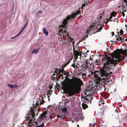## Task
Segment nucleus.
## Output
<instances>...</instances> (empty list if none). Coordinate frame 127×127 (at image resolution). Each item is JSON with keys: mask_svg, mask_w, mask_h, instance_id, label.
<instances>
[{"mask_svg": "<svg viewBox=\"0 0 127 127\" xmlns=\"http://www.w3.org/2000/svg\"><path fill=\"white\" fill-rule=\"evenodd\" d=\"M104 55H102L103 58L102 59V63H104L103 67L100 69L99 76L97 74L91 72L90 75H94L95 78V84H101L103 85L106 83V82H109L110 78L112 76V72L110 71V67L113 62V59L106 55L105 52H104Z\"/></svg>", "mask_w": 127, "mask_h": 127, "instance_id": "f257e3e1", "label": "nucleus"}, {"mask_svg": "<svg viewBox=\"0 0 127 127\" xmlns=\"http://www.w3.org/2000/svg\"><path fill=\"white\" fill-rule=\"evenodd\" d=\"M65 78L61 83L62 86L61 88L64 92H66L64 93H67L69 96L79 93L81 90V87L83 84L80 79L74 77L72 79H70L68 78V75Z\"/></svg>", "mask_w": 127, "mask_h": 127, "instance_id": "f03ea898", "label": "nucleus"}, {"mask_svg": "<svg viewBox=\"0 0 127 127\" xmlns=\"http://www.w3.org/2000/svg\"><path fill=\"white\" fill-rule=\"evenodd\" d=\"M123 56L122 58L121 56L120 55V57H118L117 56H116L115 54H113L112 55V58L114 57L116 58V59L114 60L113 59V62H112V65H111V66L110 67V68H111V70L113 69L115 67L116 65L121 60H124V59L126 57L127 55H124Z\"/></svg>", "mask_w": 127, "mask_h": 127, "instance_id": "7ed1b4c3", "label": "nucleus"}, {"mask_svg": "<svg viewBox=\"0 0 127 127\" xmlns=\"http://www.w3.org/2000/svg\"><path fill=\"white\" fill-rule=\"evenodd\" d=\"M127 52V49L123 50L122 48L120 49H117L116 50L114 51L112 54H115V55L118 57H120V55L121 53L123 55H127L126 53Z\"/></svg>", "mask_w": 127, "mask_h": 127, "instance_id": "20e7f679", "label": "nucleus"}, {"mask_svg": "<svg viewBox=\"0 0 127 127\" xmlns=\"http://www.w3.org/2000/svg\"><path fill=\"white\" fill-rule=\"evenodd\" d=\"M30 108V111L28 114V116H27V119L29 120L33 119L35 115L34 112L35 110L34 109L33 107H31Z\"/></svg>", "mask_w": 127, "mask_h": 127, "instance_id": "39448f33", "label": "nucleus"}, {"mask_svg": "<svg viewBox=\"0 0 127 127\" xmlns=\"http://www.w3.org/2000/svg\"><path fill=\"white\" fill-rule=\"evenodd\" d=\"M75 48L74 47L73 48V54L74 56L75 57L76 59H77L78 58V56H80L81 57L82 56L81 53L82 51H80L79 49L78 51L75 50Z\"/></svg>", "mask_w": 127, "mask_h": 127, "instance_id": "423d86ee", "label": "nucleus"}, {"mask_svg": "<svg viewBox=\"0 0 127 127\" xmlns=\"http://www.w3.org/2000/svg\"><path fill=\"white\" fill-rule=\"evenodd\" d=\"M92 95L88 94L87 95L85 96L84 99V102L86 103H88L90 100L92 99V98L91 96Z\"/></svg>", "mask_w": 127, "mask_h": 127, "instance_id": "0eeeda50", "label": "nucleus"}, {"mask_svg": "<svg viewBox=\"0 0 127 127\" xmlns=\"http://www.w3.org/2000/svg\"><path fill=\"white\" fill-rule=\"evenodd\" d=\"M47 112H44L41 114L38 119L37 120L41 121L43 120L44 118H46L45 115L46 114Z\"/></svg>", "mask_w": 127, "mask_h": 127, "instance_id": "6e6552de", "label": "nucleus"}, {"mask_svg": "<svg viewBox=\"0 0 127 127\" xmlns=\"http://www.w3.org/2000/svg\"><path fill=\"white\" fill-rule=\"evenodd\" d=\"M70 19L69 16H67L66 18L64 19L62 22V25L64 27H66V24L67 23V21Z\"/></svg>", "mask_w": 127, "mask_h": 127, "instance_id": "1a4fd4ad", "label": "nucleus"}, {"mask_svg": "<svg viewBox=\"0 0 127 127\" xmlns=\"http://www.w3.org/2000/svg\"><path fill=\"white\" fill-rule=\"evenodd\" d=\"M116 40L118 41H120L119 43H123L125 41L123 37L122 36L120 37L119 35H118V37L117 38Z\"/></svg>", "mask_w": 127, "mask_h": 127, "instance_id": "9d476101", "label": "nucleus"}, {"mask_svg": "<svg viewBox=\"0 0 127 127\" xmlns=\"http://www.w3.org/2000/svg\"><path fill=\"white\" fill-rule=\"evenodd\" d=\"M91 64H90V63L88 61H86L85 64H84V67L83 68L85 70H86L88 68H89Z\"/></svg>", "mask_w": 127, "mask_h": 127, "instance_id": "9b49d317", "label": "nucleus"}, {"mask_svg": "<svg viewBox=\"0 0 127 127\" xmlns=\"http://www.w3.org/2000/svg\"><path fill=\"white\" fill-rule=\"evenodd\" d=\"M58 70V74H60L61 73H62L64 75H65V71L64 70L63 68H62V69H59Z\"/></svg>", "mask_w": 127, "mask_h": 127, "instance_id": "f8f14e48", "label": "nucleus"}, {"mask_svg": "<svg viewBox=\"0 0 127 127\" xmlns=\"http://www.w3.org/2000/svg\"><path fill=\"white\" fill-rule=\"evenodd\" d=\"M97 31L95 32V33L100 31L102 29V28L101 27V25L100 24H98L97 26Z\"/></svg>", "mask_w": 127, "mask_h": 127, "instance_id": "ddd939ff", "label": "nucleus"}, {"mask_svg": "<svg viewBox=\"0 0 127 127\" xmlns=\"http://www.w3.org/2000/svg\"><path fill=\"white\" fill-rule=\"evenodd\" d=\"M25 27H23V28H22V29H21V30L20 31V32L19 33V34L18 35H16V36H15L14 37H13H13H12V38H11V39H14L15 38V37H17V36H18L22 32L24 31V29H25Z\"/></svg>", "mask_w": 127, "mask_h": 127, "instance_id": "4468645a", "label": "nucleus"}, {"mask_svg": "<svg viewBox=\"0 0 127 127\" xmlns=\"http://www.w3.org/2000/svg\"><path fill=\"white\" fill-rule=\"evenodd\" d=\"M7 85L10 88L12 89L17 87V86L16 85H13L8 84Z\"/></svg>", "mask_w": 127, "mask_h": 127, "instance_id": "2eb2a0df", "label": "nucleus"}, {"mask_svg": "<svg viewBox=\"0 0 127 127\" xmlns=\"http://www.w3.org/2000/svg\"><path fill=\"white\" fill-rule=\"evenodd\" d=\"M43 33L46 35H47L48 34V32L47 31L46 29L45 28H44L43 29Z\"/></svg>", "mask_w": 127, "mask_h": 127, "instance_id": "dca6fc26", "label": "nucleus"}, {"mask_svg": "<svg viewBox=\"0 0 127 127\" xmlns=\"http://www.w3.org/2000/svg\"><path fill=\"white\" fill-rule=\"evenodd\" d=\"M39 49H35L32 52V53L35 54H37L39 52Z\"/></svg>", "mask_w": 127, "mask_h": 127, "instance_id": "f3484780", "label": "nucleus"}, {"mask_svg": "<svg viewBox=\"0 0 127 127\" xmlns=\"http://www.w3.org/2000/svg\"><path fill=\"white\" fill-rule=\"evenodd\" d=\"M76 16V14L75 13H73L72 14H71L70 15H68V16H69V17L70 18H70H74L75 16Z\"/></svg>", "mask_w": 127, "mask_h": 127, "instance_id": "a211bd4d", "label": "nucleus"}, {"mask_svg": "<svg viewBox=\"0 0 127 127\" xmlns=\"http://www.w3.org/2000/svg\"><path fill=\"white\" fill-rule=\"evenodd\" d=\"M95 27V25H92L90 27L89 30L88 31H91V30L92 31L93 30H94L95 29L94 27Z\"/></svg>", "mask_w": 127, "mask_h": 127, "instance_id": "6ab92c4d", "label": "nucleus"}, {"mask_svg": "<svg viewBox=\"0 0 127 127\" xmlns=\"http://www.w3.org/2000/svg\"><path fill=\"white\" fill-rule=\"evenodd\" d=\"M82 107L84 109H85L86 108H87L88 107V106L86 104L83 103L82 104Z\"/></svg>", "mask_w": 127, "mask_h": 127, "instance_id": "aec40b11", "label": "nucleus"}, {"mask_svg": "<svg viewBox=\"0 0 127 127\" xmlns=\"http://www.w3.org/2000/svg\"><path fill=\"white\" fill-rule=\"evenodd\" d=\"M62 112L63 113H66L67 112V109L65 107L62 108L61 109Z\"/></svg>", "mask_w": 127, "mask_h": 127, "instance_id": "412c9836", "label": "nucleus"}, {"mask_svg": "<svg viewBox=\"0 0 127 127\" xmlns=\"http://www.w3.org/2000/svg\"><path fill=\"white\" fill-rule=\"evenodd\" d=\"M58 77L59 79L61 78V79H64L63 76L62 74H59L58 75Z\"/></svg>", "mask_w": 127, "mask_h": 127, "instance_id": "4be33fe9", "label": "nucleus"}, {"mask_svg": "<svg viewBox=\"0 0 127 127\" xmlns=\"http://www.w3.org/2000/svg\"><path fill=\"white\" fill-rule=\"evenodd\" d=\"M75 13L76 15H77L80 14L81 13V11L80 10H77L76 11V12H75Z\"/></svg>", "mask_w": 127, "mask_h": 127, "instance_id": "5701e85b", "label": "nucleus"}, {"mask_svg": "<svg viewBox=\"0 0 127 127\" xmlns=\"http://www.w3.org/2000/svg\"><path fill=\"white\" fill-rule=\"evenodd\" d=\"M117 13L116 12L113 11L111 13V15L112 16L115 17V15Z\"/></svg>", "mask_w": 127, "mask_h": 127, "instance_id": "b1692460", "label": "nucleus"}, {"mask_svg": "<svg viewBox=\"0 0 127 127\" xmlns=\"http://www.w3.org/2000/svg\"><path fill=\"white\" fill-rule=\"evenodd\" d=\"M68 39H70L71 41L72 42V44L73 45L74 44V42L73 41V39L72 38H71L70 37H68V38H67V39L68 40Z\"/></svg>", "mask_w": 127, "mask_h": 127, "instance_id": "393cba45", "label": "nucleus"}, {"mask_svg": "<svg viewBox=\"0 0 127 127\" xmlns=\"http://www.w3.org/2000/svg\"><path fill=\"white\" fill-rule=\"evenodd\" d=\"M58 68L56 69L54 71V73L56 74L57 75H58Z\"/></svg>", "mask_w": 127, "mask_h": 127, "instance_id": "a878e982", "label": "nucleus"}, {"mask_svg": "<svg viewBox=\"0 0 127 127\" xmlns=\"http://www.w3.org/2000/svg\"><path fill=\"white\" fill-rule=\"evenodd\" d=\"M120 35L122 36H123V31L122 30H121L120 31Z\"/></svg>", "mask_w": 127, "mask_h": 127, "instance_id": "bb28decb", "label": "nucleus"}, {"mask_svg": "<svg viewBox=\"0 0 127 127\" xmlns=\"http://www.w3.org/2000/svg\"><path fill=\"white\" fill-rule=\"evenodd\" d=\"M43 99V97H42V100H41V102H40V104H44V100Z\"/></svg>", "mask_w": 127, "mask_h": 127, "instance_id": "cd10ccee", "label": "nucleus"}, {"mask_svg": "<svg viewBox=\"0 0 127 127\" xmlns=\"http://www.w3.org/2000/svg\"><path fill=\"white\" fill-rule=\"evenodd\" d=\"M118 19L116 18H114L113 20L114 22H116L117 23H118Z\"/></svg>", "mask_w": 127, "mask_h": 127, "instance_id": "c85d7f7f", "label": "nucleus"}, {"mask_svg": "<svg viewBox=\"0 0 127 127\" xmlns=\"http://www.w3.org/2000/svg\"><path fill=\"white\" fill-rule=\"evenodd\" d=\"M70 61L69 60L67 62L64 64V66H66L70 62Z\"/></svg>", "mask_w": 127, "mask_h": 127, "instance_id": "c756f323", "label": "nucleus"}, {"mask_svg": "<svg viewBox=\"0 0 127 127\" xmlns=\"http://www.w3.org/2000/svg\"><path fill=\"white\" fill-rule=\"evenodd\" d=\"M64 27V33H66V32H67V31H66V29L67 28V27Z\"/></svg>", "mask_w": 127, "mask_h": 127, "instance_id": "7c9ffc66", "label": "nucleus"}, {"mask_svg": "<svg viewBox=\"0 0 127 127\" xmlns=\"http://www.w3.org/2000/svg\"><path fill=\"white\" fill-rule=\"evenodd\" d=\"M62 116H60L59 115H57V116H56V117L58 118H61V119H64V117H62Z\"/></svg>", "mask_w": 127, "mask_h": 127, "instance_id": "2f4dec72", "label": "nucleus"}, {"mask_svg": "<svg viewBox=\"0 0 127 127\" xmlns=\"http://www.w3.org/2000/svg\"><path fill=\"white\" fill-rule=\"evenodd\" d=\"M96 122H94L93 124L92 127H94L95 126V124L96 123Z\"/></svg>", "mask_w": 127, "mask_h": 127, "instance_id": "473e14b6", "label": "nucleus"}, {"mask_svg": "<svg viewBox=\"0 0 127 127\" xmlns=\"http://www.w3.org/2000/svg\"><path fill=\"white\" fill-rule=\"evenodd\" d=\"M85 6V3H84V4H83L82 5V7H81V8H82L83 7Z\"/></svg>", "mask_w": 127, "mask_h": 127, "instance_id": "72a5a7b5", "label": "nucleus"}, {"mask_svg": "<svg viewBox=\"0 0 127 127\" xmlns=\"http://www.w3.org/2000/svg\"><path fill=\"white\" fill-rule=\"evenodd\" d=\"M122 16L123 17H124V16H125V13H124V12H123H123H122Z\"/></svg>", "mask_w": 127, "mask_h": 127, "instance_id": "f704fd0d", "label": "nucleus"}, {"mask_svg": "<svg viewBox=\"0 0 127 127\" xmlns=\"http://www.w3.org/2000/svg\"><path fill=\"white\" fill-rule=\"evenodd\" d=\"M69 74V72H67V73H66L65 74L67 75H68V76Z\"/></svg>", "mask_w": 127, "mask_h": 127, "instance_id": "c9c22d12", "label": "nucleus"}, {"mask_svg": "<svg viewBox=\"0 0 127 127\" xmlns=\"http://www.w3.org/2000/svg\"><path fill=\"white\" fill-rule=\"evenodd\" d=\"M36 105L37 106H38L39 105V103L38 102L37 103V102H36Z\"/></svg>", "mask_w": 127, "mask_h": 127, "instance_id": "e433bc0d", "label": "nucleus"}, {"mask_svg": "<svg viewBox=\"0 0 127 127\" xmlns=\"http://www.w3.org/2000/svg\"><path fill=\"white\" fill-rule=\"evenodd\" d=\"M72 66H73L74 67V68H75V65L74 64H73L72 65Z\"/></svg>", "mask_w": 127, "mask_h": 127, "instance_id": "4c0bfd02", "label": "nucleus"}, {"mask_svg": "<svg viewBox=\"0 0 127 127\" xmlns=\"http://www.w3.org/2000/svg\"><path fill=\"white\" fill-rule=\"evenodd\" d=\"M107 20H108V21H112L113 20L112 19V20H111V19H110L109 18L108 19H107Z\"/></svg>", "mask_w": 127, "mask_h": 127, "instance_id": "58836bf2", "label": "nucleus"}, {"mask_svg": "<svg viewBox=\"0 0 127 127\" xmlns=\"http://www.w3.org/2000/svg\"><path fill=\"white\" fill-rule=\"evenodd\" d=\"M49 94L50 95L52 94V93H50L49 92H48L47 93V95H48V94Z\"/></svg>", "mask_w": 127, "mask_h": 127, "instance_id": "ea45409f", "label": "nucleus"}, {"mask_svg": "<svg viewBox=\"0 0 127 127\" xmlns=\"http://www.w3.org/2000/svg\"><path fill=\"white\" fill-rule=\"evenodd\" d=\"M112 34V36H113V35H114V32H112L111 33Z\"/></svg>", "mask_w": 127, "mask_h": 127, "instance_id": "a19ab883", "label": "nucleus"}, {"mask_svg": "<svg viewBox=\"0 0 127 127\" xmlns=\"http://www.w3.org/2000/svg\"><path fill=\"white\" fill-rule=\"evenodd\" d=\"M40 111V109H38V108L37 109V111L38 112L39 111Z\"/></svg>", "mask_w": 127, "mask_h": 127, "instance_id": "79ce46f5", "label": "nucleus"}, {"mask_svg": "<svg viewBox=\"0 0 127 127\" xmlns=\"http://www.w3.org/2000/svg\"><path fill=\"white\" fill-rule=\"evenodd\" d=\"M112 16L111 15V16H110V18H109V19H111L112 18Z\"/></svg>", "mask_w": 127, "mask_h": 127, "instance_id": "37998d69", "label": "nucleus"}, {"mask_svg": "<svg viewBox=\"0 0 127 127\" xmlns=\"http://www.w3.org/2000/svg\"><path fill=\"white\" fill-rule=\"evenodd\" d=\"M50 119L51 120L52 119V116L51 115H50Z\"/></svg>", "mask_w": 127, "mask_h": 127, "instance_id": "c03bdc74", "label": "nucleus"}, {"mask_svg": "<svg viewBox=\"0 0 127 127\" xmlns=\"http://www.w3.org/2000/svg\"><path fill=\"white\" fill-rule=\"evenodd\" d=\"M27 23H26V24H25V26H24L25 28L26 26V25H27Z\"/></svg>", "mask_w": 127, "mask_h": 127, "instance_id": "a18cd8bd", "label": "nucleus"}, {"mask_svg": "<svg viewBox=\"0 0 127 127\" xmlns=\"http://www.w3.org/2000/svg\"><path fill=\"white\" fill-rule=\"evenodd\" d=\"M68 32H67V34L66 35V36H67V37H68Z\"/></svg>", "mask_w": 127, "mask_h": 127, "instance_id": "49530a36", "label": "nucleus"}, {"mask_svg": "<svg viewBox=\"0 0 127 127\" xmlns=\"http://www.w3.org/2000/svg\"><path fill=\"white\" fill-rule=\"evenodd\" d=\"M42 11H39L38 12V13H42Z\"/></svg>", "mask_w": 127, "mask_h": 127, "instance_id": "de8ad7c7", "label": "nucleus"}, {"mask_svg": "<svg viewBox=\"0 0 127 127\" xmlns=\"http://www.w3.org/2000/svg\"><path fill=\"white\" fill-rule=\"evenodd\" d=\"M122 104H120V105H119V106L120 107H122Z\"/></svg>", "mask_w": 127, "mask_h": 127, "instance_id": "09e8293b", "label": "nucleus"}, {"mask_svg": "<svg viewBox=\"0 0 127 127\" xmlns=\"http://www.w3.org/2000/svg\"><path fill=\"white\" fill-rule=\"evenodd\" d=\"M108 20H107V21H106V22H105V24H107V23L108 22Z\"/></svg>", "mask_w": 127, "mask_h": 127, "instance_id": "8fccbe9b", "label": "nucleus"}, {"mask_svg": "<svg viewBox=\"0 0 127 127\" xmlns=\"http://www.w3.org/2000/svg\"><path fill=\"white\" fill-rule=\"evenodd\" d=\"M99 19H100L102 17V16H101V15H100V16H99Z\"/></svg>", "mask_w": 127, "mask_h": 127, "instance_id": "3c124183", "label": "nucleus"}, {"mask_svg": "<svg viewBox=\"0 0 127 127\" xmlns=\"http://www.w3.org/2000/svg\"><path fill=\"white\" fill-rule=\"evenodd\" d=\"M87 75V74H84L83 75V76H84V75L85 76H86Z\"/></svg>", "mask_w": 127, "mask_h": 127, "instance_id": "603ef678", "label": "nucleus"}, {"mask_svg": "<svg viewBox=\"0 0 127 127\" xmlns=\"http://www.w3.org/2000/svg\"><path fill=\"white\" fill-rule=\"evenodd\" d=\"M56 73H54V74H53V76H55L56 75Z\"/></svg>", "mask_w": 127, "mask_h": 127, "instance_id": "864d4df0", "label": "nucleus"}, {"mask_svg": "<svg viewBox=\"0 0 127 127\" xmlns=\"http://www.w3.org/2000/svg\"><path fill=\"white\" fill-rule=\"evenodd\" d=\"M123 1L125 2H126V0H123Z\"/></svg>", "mask_w": 127, "mask_h": 127, "instance_id": "5fc2aeb1", "label": "nucleus"}, {"mask_svg": "<svg viewBox=\"0 0 127 127\" xmlns=\"http://www.w3.org/2000/svg\"><path fill=\"white\" fill-rule=\"evenodd\" d=\"M95 62H96V63H97L98 62V61L97 60H95Z\"/></svg>", "mask_w": 127, "mask_h": 127, "instance_id": "6e6d98bb", "label": "nucleus"}, {"mask_svg": "<svg viewBox=\"0 0 127 127\" xmlns=\"http://www.w3.org/2000/svg\"><path fill=\"white\" fill-rule=\"evenodd\" d=\"M125 41H127V38H126V39H125Z\"/></svg>", "mask_w": 127, "mask_h": 127, "instance_id": "4d7b16f0", "label": "nucleus"}, {"mask_svg": "<svg viewBox=\"0 0 127 127\" xmlns=\"http://www.w3.org/2000/svg\"><path fill=\"white\" fill-rule=\"evenodd\" d=\"M36 114V116H37V115L38 114V113H37Z\"/></svg>", "mask_w": 127, "mask_h": 127, "instance_id": "13d9d810", "label": "nucleus"}, {"mask_svg": "<svg viewBox=\"0 0 127 127\" xmlns=\"http://www.w3.org/2000/svg\"><path fill=\"white\" fill-rule=\"evenodd\" d=\"M115 111H117V113H118V111H117V110H115Z\"/></svg>", "mask_w": 127, "mask_h": 127, "instance_id": "bf43d9fd", "label": "nucleus"}, {"mask_svg": "<svg viewBox=\"0 0 127 127\" xmlns=\"http://www.w3.org/2000/svg\"><path fill=\"white\" fill-rule=\"evenodd\" d=\"M69 100H68V101H67V103H69Z\"/></svg>", "mask_w": 127, "mask_h": 127, "instance_id": "052dcab7", "label": "nucleus"}, {"mask_svg": "<svg viewBox=\"0 0 127 127\" xmlns=\"http://www.w3.org/2000/svg\"><path fill=\"white\" fill-rule=\"evenodd\" d=\"M125 27H127V25H125Z\"/></svg>", "mask_w": 127, "mask_h": 127, "instance_id": "680f3d73", "label": "nucleus"}, {"mask_svg": "<svg viewBox=\"0 0 127 127\" xmlns=\"http://www.w3.org/2000/svg\"><path fill=\"white\" fill-rule=\"evenodd\" d=\"M102 103V104H103L104 103V102H103Z\"/></svg>", "mask_w": 127, "mask_h": 127, "instance_id": "e2e57ef3", "label": "nucleus"}, {"mask_svg": "<svg viewBox=\"0 0 127 127\" xmlns=\"http://www.w3.org/2000/svg\"><path fill=\"white\" fill-rule=\"evenodd\" d=\"M36 107V106L35 105V106L34 107V108H35V107Z\"/></svg>", "mask_w": 127, "mask_h": 127, "instance_id": "0e129e2a", "label": "nucleus"}, {"mask_svg": "<svg viewBox=\"0 0 127 127\" xmlns=\"http://www.w3.org/2000/svg\"><path fill=\"white\" fill-rule=\"evenodd\" d=\"M117 33H118V34H119V33L118 32H117Z\"/></svg>", "mask_w": 127, "mask_h": 127, "instance_id": "69168bd1", "label": "nucleus"}, {"mask_svg": "<svg viewBox=\"0 0 127 127\" xmlns=\"http://www.w3.org/2000/svg\"><path fill=\"white\" fill-rule=\"evenodd\" d=\"M86 54H87L86 53L85 55H85H86Z\"/></svg>", "mask_w": 127, "mask_h": 127, "instance_id": "338daca9", "label": "nucleus"}, {"mask_svg": "<svg viewBox=\"0 0 127 127\" xmlns=\"http://www.w3.org/2000/svg\"><path fill=\"white\" fill-rule=\"evenodd\" d=\"M77 126L78 127H79V125H77Z\"/></svg>", "mask_w": 127, "mask_h": 127, "instance_id": "774afa93", "label": "nucleus"}]
</instances>
